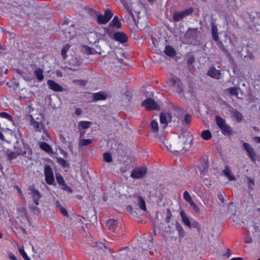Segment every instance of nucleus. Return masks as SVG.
Returning <instances> with one entry per match:
<instances>
[{
	"mask_svg": "<svg viewBox=\"0 0 260 260\" xmlns=\"http://www.w3.org/2000/svg\"><path fill=\"white\" fill-rule=\"evenodd\" d=\"M56 179L57 183L60 185H62L63 184L66 183L63 177L60 174L56 175Z\"/></svg>",
	"mask_w": 260,
	"mask_h": 260,
	"instance_id": "a18cd8bd",
	"label": "nucleus"
},
{
	"mask_svg": "<svg viewBox=\"0 0 260 260\" xmlns=\"http://www.w3.org/2000/svg\"><path fill=\"white\" fill-rule=\"evenodd\" d=\"M204 183L206 186L210 185V182L207 178H205L203 181Z\"/></svg>",
	"mask_w": 260,
	"mask_h": 260,
	"instance_id": "774afa93",
	"label": "nucleus"
},
{
	"mask_svg": "<svg viewBox=\"0 0 260 260\" xmlns=\"http://www.w3.org/2000/svg\"><path fill=\"white\" fill-rule=\"evenodd\" d=\"M106 227L113 232H116L120 229V223L117 220L109 219L106 223Z\"/></svg>",
	"mask_w": 260,
	"mask_h": 260,
	"instance_id": "9d476101",
	"label": "nucleus"
},
{
	"mask_svg": "<svg viewBox=\"0 0 260 260\" xmlns=\"http://www.w3.org/2000/svg\"><path fill=\"white\" fill-rule=\"evenodd\" d=\"M57 161L61 166H62L64 168L69 167V166L68 162L63 158H58Z\"/></svg>",
	"mask_w": 260,
	"mask_h": 260,
	"instance_id": "09e8293b",
	"label": "nucleus"
},
{
	"mask_svg": "<svg viewBox=\"0 0 260 260\" xmlns=\"http://www.w3.org/2000/svg\"><path fill=\"white\" fill-rule=\"evenodd\" d=\"M172 116L169 112H162L160 115V122L166 126L171 122Z\"/></svg>",
	"mask_w": 260,
	"mask_h": 260,
	"instance_id": "4468645a",
	"label": "nucleus"
},
{
	"mask_svg": "<svg viewBox=\"0 0 260 260\" xmlns=\"http://www.w3.org/2000/svg\"><path fill=\"white\" fill-rule=\"evenodd\" d=\"M224 175L228 178L230 180H235L236 177L231 174V171L228 166L225 167L224 170L223 171Z\"/></svg>",
	"mask_w": 260,
	"mask_h": 260,
	"instance_id": "a878e982",
	"label": "nucleus"
},
{
	"mask_svg": "<svg viewBox=\"0 0 260 260\" xmlns=\"http://www.w3.org/2000/svg\"><path fill=\"white\" fill-rule=\"evenodd\" d=\"M60 212H61L62 215H63L64 216H67L68 215V213L67 211L64 208H63L62 207L60 208Z\"/></svg>",
	"mask_w": 260,
	"mask_h": 260,
	"instance_id": "69168bd1",
	"label": "nucleus"
},
{
	"mask_svg": "<svg viewBox=\"0 0 260 260\" xmlns=\"http://www.w3.org/2000/svg\"><path fill=\"white\" fill-rule=\"evenodd\" d=\"M179 139L180 147L178 150L181 151L183 150H186L190 148L193 141V137L189 132L183 131L179 136Z\"/></svg>",
	"mask_w": 260,
	"mask_h": 260,
	"instance_id": "f257e3e1",
	"label": "nucleus"
},
{
	"mask_svg": "<svg viewBox=\"0 0 260 260\" xmlns=\"http://www.w3.org/2000/svg\"><path fill=\"white\" fill-rule=\"evenodd\" d=\"M104 160L107 162H112V158L111 153H105L104 154Z\"/></svg>",
	"mask_w": 260,
	"mask_h": 260,
	"instance_id": "49530a36",
	"label": "nucleus"
},
{
	"mask_svg": "<svg viewBox=\"0 0 260 260\" xmlns=\"http://www.w3.org/2000/svg\"><path fill=\"white\" fill-rule=\"evenodd\" d=\"M38 205L35 204H31L29 205V210L33 213L34 214L36 215H39L40 214V210L37 207Z\"/></svg>",
	"mask_w": 260,
	"mask_h": 260,
	"instance_id": "c756f323",
	"label": "nucleus"
},
{
	"mask_svg": "<svg viewBox=\"0 0 260 260\" xmlns=\"http://www.w3.org/2000/svg\"><path fill=\"white\" fill-rule=\"evenodd\" d=\"M44 71L40 68H37L34 70V74L36 76L39 82H42L44 80L45 76L44 75Z\"/></svg>",
	"mask_w": 260,
	"mask_h": 260,
	"instance_id": "412c9836",
	"label": "nucleus"
},
{
	"mask_svg": "<svg viewBox=\"0 0 260 260\" xmlns=\"http://www.w3.org/2000/svg\"><path fill=\"white\" fill-rule=\"evenodd\" d=\"M71 46L69 44H66L63 48L61 50V54L63 58V59H66L67 55V53L69 50V48H70Z\"/></svg>",
	"mask_w": 260,
	"mask_h": 260,
	"instance_id": "c9c22d12",
	"label": "nucleus"
},
{
	"mask_svg": "<svg viewBox=\"0 0 260 260\" xmlns=\"http://www.w3.org/2000/svg\"><path fill=\"white\" fill-rule=\"evenodd\" d=\"M217 197H218V199L220 201V202L221 203H223L224 202V197H223V195L221 193L218 192V193L217 194Z\"/></svg>",
	"mask_w": 260,
	"mask_h": 260,
	"instance_id": "0e129e2a",
	"label": "nucleus"
},
{
	"mask_svg": "<svg viewBox=\"0 0 260 260\" xmlns=\"http://www.w3.org/2000/svg\"><path fill=\"white\" fill-rule=\"evenodd\" d=\"M207 75L210 77L216 79H220L221 78L220 71L216 69L214 67L211 68L208 71Z\"/></svg>",
	"mask_w": 260,
	"mask_h": 260,
	"instance_id": "2eb2a0df",
	"label": "nucleus"
},
{
	"mask_svg": "<svg viewBox=\"0 0 260 260\" xmlns=\"http://www.w3.org/2000/svg\"><path fill=\"white\" fill-rule=\"evenodd\" d=\"M237 40V38H235L234 42L233 40L230 39V43L234 47L235 51L240 53L243 51L245 43L243 40H240L239 42Z\"/></svg>",
	"mask_w": 260,
	"mask_h": 260,
	"instance_id": "f8f14e48",
	"label": "nucleus"
},
{
	"mask_svg": "<svg viewBox=\"0 0 260 260\" xmlns=\"http://www.w3.org/2000/svg\"><path fill=\"white\" fill-rule=\"evenodd\" d=\"M180 215L182 218V221L184 224L188 227L190 226L191 220H190L189 218L188 217L186 214L183 211H181Z\"/></svg>",
	"mask_w": 260,
	"mask_h": 260,
	"instance_id": "5701e85b",
	"label": "nucleus"
},
{
	"mask_svg": "<svg viewBox=\"0 0 260 260\" xmlns=\"http://www.w3.org/2000/svg\"><path fill=\"white\" fill-rule=\"evenodd\" d=\"M82 113V111L81 109L79 108H77L75 110V114L77 116L81 115Z\"/></svg>",
	"mask_w": 260,
	"mask_h": 260,
	"instance_id": "338daca9",
	"label": "nucleus"
},
{
	"mask_svg": "<svg viewBox=\"0 0 260 260\" xmlns=\"http://www.w3.org/2000/svg\"><path fill=\"white\" fill-rule=\"evenodd\" d=\"M211 35L212 39L214 41H218L219 38L217 26L214 21L211 23Z\"/></svg>",
	"mask_w": 260,
	"mask_h": 260,
	"instance_id": "6ab92c4d",
	"label": "nucleus"
},
{
	"mask_svg": "<svg viewBox=\"0 0 260 260\" xmlns=\"http://www.w3.org/2000/svg\"><path fill=\"white\" fill-rule=\"evenodd\" d=\"M91 124L92 123L90 121H82L79 123V126L83 129H87L90 127Z\"/></svg>",
	"mask_w": 260,
	"mask_h": 260,
	"instance_id": "58836bf2",
	"label": "nucleus"
},
{
	"mask_svg": "<svg viewBox=\"0 0 260 260\" xmlns=\"http://www.w3.org/2000/svg\"><path fill=\"white\" fill-rule=\"evenodd\" d=\"M164 52L165 54L169 56L172 57L175 55V50L170 46H166Z\"/></svg>",
	"mask_w": 260,
	"mask_h": 260,
	"instance_id": "7c9ffc66",
	"label": "nucleus"
},
{
	"mask_svg": "<svg viewBox=\"0 0 260 260\" xmlns=\"http://www.w3.org/2000/svg\"><path fill=\"white\" fill-rule=\"evenodd\" d=\"M243 146L247 152L248 156L249 157L251 161L254 162L256 159V154L254 149L248 143L246 142L243 143Z\"/></svg>",
	"mask_w": 260,
	"mask_h": 260,
	"instance_id": "9b49d317",
	"label": "nucleus"
},
{
	"mask_svg": "<svg viewBox=\"0 0 260 260\" xmlns=\"http://www.w3.org/2000/svg\"><path fill=\"white\" fill-rule=\"evenodd\" d=\"M61 189L63 190L67 191L69 192L72 193L73 192V189L70 188L69 186H68L66 183L63 184L62 185H61Z\"/></svg>",
	"mask_w": 260,
	"mask_h": 260,
	"instance_id": "13d9d810",
	"label": "nucleus"
},
{
	"mask_svg": "<svg viewBox=\"0 0 260 260\" xmlns=\"http://www.w3.org/2000/svg\"><path fill=\"white\" fill-rule=\"evenodd\" d=\"M191 120V116L189 114H186L185 116V117L184 118V120H183L182 122L183 123H186L188 124Z\"/></svg>",
	"mask_w": 260,
	"mask_h": 260,
	"instance_id": "052dcab7",
	"label": "nucleus"
},
{
	"mask_svg": "<svg viewBox=\"0 0 260 260\" xmlns=\"http://www.w3.org/2000/svg\"><path fill=\"white\" fill-rule=\"evenodd\" d=\"M190 222H191L190 225L188 226L189 228H192L197 229H198V230H200V224L197 221H196V220H194L192 218L191 219Z\"/></svg>",
	"mask_w": 260,
	"mask_h": 260,
	"instance_id": "79ce46f5",
	"label": "nucleus"
},
{
	"mask_svg": "<svg viewBox=\"0 0 260 260\" xmlns=\"http://www.w3.org/2000/svg\"><path fill=\"white\" fill-rule=\"evenodd\" d=\"M201 136L205 140H208L212 137V134L209 130H204L202 132Z\"/></svg>",
	"mask_w": 260,
	"mask_h": 260,
	"instance_id": "473e14b6",
	"label": "nucleus"
},
{
	"mask_svg": "<svg viewBox=\"0 0 260 260\" xmlns=\"http://www.w3.org/2000/svg\"><path fill=\"white\" fill-rule=\"evenodd\" d=\"M199 32L198 31V28L193 29L189 28L186 32V38L188 40V41L191 44H194L195 42L197 40Z\"/></svg>",
	"mask_w": 260,
	"mask_h": 260,
	"instance_id": "423d86ee",
	"label": "nucleus"
},
{
	"mask_svg": "<svg viewBox=\"0 0 260 260\" xmlns=\"http://www.w3.org/2000/svg\"><path fill=\"white\" fill-rule=\"evenodd\" d=\"M221 131V132L223 134H229L230 135L232 134V129L230 126L227 123L223 126H221L219 128Z\"/></svg>",
	"mask_w": 260,
	"mask_h": 260,
	"instance_id": "bb28decb",
	"label": "nucleus"
},
{
	"mask_svg": "<svg viewBox=\"0 0 260 260\" xmlns=\"http://www.w3.org/2000/svg\"><path fill=\"white\" fill-rule=\"evenodd\" d=\"M215 121L217 126L219 128L226 124L225 120L219 116L215 117Z\"/></svg>",
	"mask_w": 260,
	"mask_h": 260,
	"instance_id": "f704fd0d",
	"label": "nucleus"
},
{
	"mask_svg": "<svg viewBox=\"0 0 260 260\" xmlns=\"http://www.w3.org/2000/svg\"><path fill=\"white\" fill-rule=\"evenodd\" d=\"M170 82H171L172 83H173V84L174 85H176V84H177V86H178L179 89V92L183 91V88L182 84L179 81H176L175 79L171 78L170 79Z\"/></svg>",
	"mask_w": 260,
	"mask_h": 260,
	"instance_id": "37998d69",
	"label": "nucleus"
},
{
	"mask_svg": "<svg viewBox=\"0 0 260 260\" xmlns=\"http://www.w3.org/2000/svg\"><path fill=\"white\" fill-rule=\"evenodd\" d=\"M239 89V88L238 87H231L228 89L230 93L235 96H238V90Z\"/></svg>",
	"mask_w": 260,
	"mask_h": 260,
	"instance_id": "de8ad7c7",
	"label": "nucleus"
},
{
	"mask_svg": "<svg viewBox=\"0 0 260 260\" xmlns=\"http://www.w3.org/2000/svg\"><path fill=\"white\" fill-rule=\"evenodd\" d=\"M244 241L245 243H246L247 244H250V243H252V239L250 236H247L245 238Z\"/></svg>",
	"mask_w": 260,
	"mask_h": 260,
	"instance_id": "e2e57ef3",
	"label": "nucleus"
},
{
	"mask_svg": "<svg viewBox=\"0 0 260 260\" xmlns=\"http://www.w3.org/2000/svg\"><path fill=\"white\" fill-rule=\"evenodd\" d=\"M83 49L84 51L88 54H92L94 52V50L93 49H92L87 46H84Z\"/></svg>",
	"mask_w": 260,
	"mask_h": 260,
	"instance_id": "603ef678",
	"label": "nucleus"
},
{
	"mask_svg": "<svg viewBox=\"0 0 260 260\" xmlns=\"http://www.w3.org/2000/svg\"><path fill=\"white\" fill-rule=\"evenodd\" d=\"M193 12V9L190 8L182 11H175L173 15V19L175 22H178L184 18L189 16Z\"/></svg>",
	"mask_w": 260,
	"mask_h": 260,
	"instance_id": "7ed1b4c3",
	"label": "nucleus"
},
{
	"mask_svg": "<svg viewBox=\"0 0 260 260\" xmlns=\"http://www.w3.org/2000/svg\"><path fill=\"white\" fill-rule=\"evenodd\" d=\"M247 184L248 188L249 189L253 190L255 185L253 180H252L251 178H248Z\"/></svg>",
	"mask_w": 260,
	"mask_h": 260,
	"instance_id": "6e6d98bb",
	"label": "nucleus"
},
{
	"mask_svg": "<svg viewBox=\"0 0 260 260\" xmlns=\"http://www.w3.org/2000/svg\"><path fill=\"white\" fill-rule=\"evenodd\" d=\"M44 174L46 182L51 185L54 182V177L52 169L49 165H46L44 169Z\"/></svg>",
	"mask_w": 260,
	"mask_h": 260,
	"instance_id": "0eeeda50",
	"label": "nucleus"
},
{
	"mask_svg": "<svg viewBox=\"0 0 260 260\" xmlns=\"http://www.w3.org/2000/svg\"><path fill=\"white\" fill-rule=\"evenodd\" d=\"M204 204L206 206V207L208 208H211L212 207V205L211 203V201L210 199H207L204 201Z\"/></svg>",
	"mask_w": 260,
	"mask_h": 260,
	"instance_id": "680f3d73",
	"label": "nucleus"
},
{
	"mask_svg": "<svg viewBox=\"0 0 260 260\" xmlns=\"http://www.w3.org/2000/svg\"><path fill=\"white\" fill-rule=\"evenodd\" d=\"M216 42L217 46L223 51L226 55L230 56V52L225 48V46L223 45L221 41H219V39L218 38V41H215Z\"/></svg>",
	"mask_w": 260,
	"mask_h": 260,
	"instance_id": "cd10ccee",
	"label": "nucleus"
},
{
	"mask_svg": "<svg viewBox=\"0 0 260 260\" xmlns=\"http://www.w3.org/2000/svg\"><path fill=\"white\" fill-rule=\"evenodd\" d=\"M176 229L178 231L179 238L181 239L184 236V232L182 226L179 223H177Z\"/></svg>",
	"mask_w": 260,
	"mask_h": 260,
	"instance_id": "72a5a7b5",
	"label": "nucleus"
},
{
	"mask_svg": "<svg viewBox=\"0 0 260 260\" xmlns=\"http://www.w3.org/2000/svg\"><path fill=\"white\" fill-rule=\"evenodd\" d=\"M184 199L188 203L192 201V200L188 191H185L183 193Z\"/></svg>",
	"mask_w": 260,
	"mask_h": 260,
	"instance_id": "5fc2aeb1",
	"label": "nucleus"
},
{
	"mask_svg": "<svg viewBox=\"0 0 260 260\" xmlns=\"http://www.w3.org/2000/svg\"><path fill=\"white\" fill-rule=\"evenodd\" d=\"M142 105L147 110H159L160 109L159 104L151 98H147L144 101Z\"/></svg>",
	"mask_w": 260,
	"mask_h": 260,
	"instance_id": "20e7f679",
	"label": "nucleus"
},
{
	"mask_svg": "<svg viewBox=\"0 0 260 260\" xmlns=\"http://www.w3.org/2000/svg\"><path fill=\"white\" fill-rule=\"evenodd\" d=\"M164 146L167 148V149L172 151H175V152H179V150H172L171 149V145L168 142H163Z\"/></svg>",
	"mask_w": 260,
	"mask_h": 260,
	"instance_id": "bf43d9fd",
	"label": "nucleus"
},
{
	"mask_svg": "<svg viewBox=\"0 0 260 260\" xmlns=\"http://www.w3.org/2000/svg\"><path fill=\"white\" fill-rule=\"evenodd\" d=\"M189 204L190 205V207H191V209H192V211L194 213H200V208L196 205V204L194 203V202L192 201L189 203Z\"/></svg>",
	"mask_w": 260,
	"mask_h": 260,
	"instance_id": "a19ab883",
	"label": "nucleus"
},
{
	"mask_svg": "<svg viewBox=\"0 0 260 260\" xmlns=\"http://www.w3.org/2000/svg\"><path fill=\"white\" fill-rule=\"evenodd\" d=\"M113 13L109 9H107L105 11L104 15H99L97 16V21L100 24H106L112 17Z\"/></svg>",
	"mask_w": 260,
	"mask_h": 260,
	"instance_id": "6e6552de",
	"label": "nucleus"
},
{
	"mask_svg": "<svg viewBox=\"0 0 260 260\" xmlns=\"http://www.w3.org/2000/svg\"><path fill=\"white\" fill-rule=\"evenodd\" d=\"M47 84L49 88L54 91L61 92L64 90L63 88L61 86L53 80H48Z\"/></svg>",
	"mask_w": 260,
	"mask_h": 260,
	"instance_id": "ddd939ff",
	"label": "nucleus"
},
{
	"mask_svg": "<svg viewBox=\"0 0 260 260\" xmlns=\"http://www.w3.org/2000/svg\"><path fill=\"white\" fill-rule=\"evenodd\" d=\"M114 38L116 41H119L121 43L127 42L128 39L127 36L122 31L114 33Z\"/></svg>",
	"mask_w": 260,
	"mask_h": 260,
	"instance_id": "dca6fc26",
	"label": "nucleus"
},
{
	"mask_svg": "<svg viewBox=\"0 0 260 260\" xmlns=\"http://www.w3.org/2000/svg\"><path fill=\"white\" fill-rule=\"evenodd\" d=\"M40 148L44 150L45 151L48 153H51L52 151V148L47 143L45 142H41L40 143Z\"/></svg>",
	"mask_w": 260,
	"mask_h": 260,
	"instance_id": "c85d7f7f",
	"label": "nucleus"
},
{
	"mask_svg": "<svg viewBox=\"0 0 260 260\" xmlns=\"http://www.w3.org/2000/svg\"><path fill=\"white\" fill-rule=\"evenodd\" d=\"M91 142L90 139H81L79 142L80 146H84L89 145Z\"/></svg>",
	"mask_w": 260,
	"mask_h": 260,
	"instance_id": "c03bdc74",
	"label": "nucleus"
},
{
	"mask_svg": "<svg viewBox=\"0 0 260 260\" xmlns=\"http://www.w3.org/2000/svg\"><path fill=\"white\" fill-rule=\"evenodd\" d=\"M28 189L30 191V194L34 203L36 205H39L40 200L42 197V193L39 190L35 188L34 185H30Z\"/></svg>",
	"mask_w": 260,
	"mask_h": 260,
	"instance_id": "39448f33",
	"label": "nucleus"
},
{
	"mask_svg": "<svg viewBox=\"0 0 260 260\" xmlns=\"http://www.w3.org/2000/svg\"><path fill=\"white\" fill-rule=\"evenodd\" d=\"M151 128L153 133H157L158 131V125L157 122L153 120L150 124Z\"/></svg>",
	"mask_w": 260,
	"mask_h": 260,
	"instance_id": "4c0bfd02",
	"label": "nucleus"
},
{
	"mask_svg": "<svg viewBox=\"0 0 260 260\" xmlns=\"http://www.w3.org/2000/svg\"><path fill=\"white\" fill-rule=\"evenodd\" d=\"M31 125L36 132H41L44 128L43 123L41 121H36L33 118L31 119Z\"/></svg>",
	"mask_w": 260,
	"mask_h": 260,
	"instance_id": "f3484780",
	"label": "nucleus"
},
{
	"mask_svg": "<svg viewBox=\"0 0 260 260\" xmlns=\"http://www.w3.org/2000/svg\"><path fill=\"white\" fill-rule=\"evenodd\" d=\"M232 116L234 117L237 122L241 121L243 118L242 113L239 112L237 110L232 108L230 110Z\"/></svg>",
	"mask_w": 260,
	"mask_h": 260,
	"instance_id": "4be33fe9",
	"label": "nucleus"
},
{
	"mask_svg": "<svg viewBox=\"0 0 260 260\" xmlns=\"http://www.w3.org/2000/svg\"><path fill=\"white\" fill-rule=\"evenodd\" d=\"M0 117L7 119L10 121H12L13 119L12 116L6 112L0 113Z\"/></svg>",
	"mask_w": 260,
	"mask_h": 260,
	"instance_id": "8fccbe9b",
	"label": "nucleus"
},
{
	"mask_svg": "<svg viewBox=\"0 0 260 260\" xmlns=\"http://www.w3.org/2000/svg\"><path fill=\"white\" fill-rule=\"evenodd\" d=\"M94 247V250L98 249L99 250L100 252H101V251L103 252H106V251L109 250V249L104 243L101 242L96 243V246Z\"/></svg>",
	"mask_w": 260,
	"mask_h": 260,
	"instance_id": "2f4dec72",
	"label": "nucleus"
},
{
	"mask_svg": "<svg viewBox=\"0 0 260 260\" xmlns=\"http://www.w3.org/2000/svg\"><path fill=\"white\" fill-rule=\"evenodd\" d=\"M126 10H127V11L128 14L131 17V18H132V20H133V21L135 23H136V20L135 16L134 13H133V11H132V9L130 8H129V7H126Z\"/></svg>",
	"mask_w": 260,
	"mask_h": 260,
	"instance_id": "4d7b16f0",
	"label": "nucleus"
},
{
	"mask_svg": "<svg viewBox=\"0 0 260 260\" xmlns=\"http://www.w3.org/2000/svg\"><path fill=\"white\" fill-rule=\"evenodd\" d=\"M19 252L25 260H31L30 258L27 256L26 253L25 252L23 249L19 248Z\"/></svg>",
	"mask_w": 260,
	"mask_h": 260,
	"instance_id": "3c124183",
	"label": "nucleus"
},
{
	"mask_svg": "<svg viewBox=\"0 0 260 260\" xmlns=\"http://www.w3.org/2000/svg\"><path fill=\"white\" fill-rule=\"evenodd\" d=\"M14 147L19 155H23L28 158L31 154V150L29 147L22 141H17L14 144Z\"/></svg>",
	"mask_w": 260,
	"mask_h": 260,
	"instance_id": "f03ea898",
	"label": "nucleus"
},
{
	"mask_svg": "<svg viewBox=\"0 0 260 260\" xmlns=\"http://www.w3.org/2000/svg\"><path fill=\"white\" fill-rule=\"evenodd\" d=\"M172 217V214L171 213L170 210L169 209H167L166 212V217L165 219L166 222L169 223L170 221V220Z\"/></svg>",
	"mask_w": 260,
	"mask_h": 260,
	"instance_id": "864d4df0",
	"label": "nucleus"
},
{
	"mask_svg": "<svg viewBox=\"0 0 260 260\" xmlns=\"http://www.w3.org/2000/svg\"><path fill=\"white\" fill-rule=\"evenodd\" d=\"M19 155L15 151H11L8 150L6 152V157L7 160L11 161L13 159H16Z\"/></svg>",
	"mask_w": 260,
	"mask_h": 260,
	"instance_id": "393cba45",
	"label": "nucleus"
},
{
	"mask_svg": "<svg viewBox=\"0 0 260 260\" xmlns=\"http://www.w3.org/2000/svg\"><path fill=\"white\" fill-rule=\"evenodd\" d=\"M107 99V95L105 94L103 92H99L94 93L93 94V99L94 101H98L100 100H105Z\"/></svg>",
	"mask_w": 260,
	"mask_h": 260,
	"instance_id": "b1692460",
	"label": "nucleus"
},
{
	"mask_svg": "<svg viewBox=\"0 0 260 260\" xmlns=\"http://www.w3.org/2000/svg\"><path fill=\"white\" fill-rule=\"evenodd\" d=\"M147 173V169L145 167L136 168L131 172L130 176L134 179L143 178Z\"/></svg>",
	"mask_w": 260,
	"mask_h": 260,
	"instance_id": "1a4fd4ad",
	"label": "nucleus"
},
{
	"mask_svg": "<svg viewBox=\"0 0 260 260\" xmlns=\"http://www.w3.org/2000/svg\"><path fill=\"white\" fill-rule=\"evenodd\" d=\"M121 23L119 21L118 17L117 16H115L113 20L109 24V29H111V28L112 30H113V28H119L121 27Z\"/></svg>",
	"mask_w": 260,
	"mask_h": 260,
	"instance_id": "aec40b11",
	"label": "nucleus"
},
{
	"mask_svg": "<svg viewBox=\"0 0 260 260\" xmlns=\"http://www.w3.org/2000/svg\"><path fill=\"white\" fill-rule=\"evenodd\" d=\"M209 166H208V161L207 160H204L202 162L201 166L198 167V169L200 172L201 175L204 176L207 174V173L208 171Z\"/></svg>",
	"mask_w": 260,
	"mask_h": 260,
	"instance_id": "a211bd4d",
	"label": "nucleus"
},
{
	"mask_svg": "<svg viewBox=\"0 0 260 260\" xmlns=\"http://www.w3.org/2000/svg\"><path fill=\"white\" fill-rule=\"evenodd\" d=\"M138 206L139 208L142 210H146V207L145 201L142 197H139L138 199Z\"/></svg>",
	"mask_w": 260,
	"mask_h": 260,
	"instance_id": "e433bc0d",
	"label": "nucleus"
},
{
	"mask_svg": "<svg viewBox=\"0 0 260 260\" xmlns=\"http://www.w3.org/2000/svg\"><path fill=\"white\" fill-rule=\"evenodd\" d=\"M174 232V230H172V228L168 225L167 227L165 228L164 234L165 236H168L170 237H172V233Z\"/></svg>",
	"mask_w": 260,
	"mask_h": 260,
	"instance_id": "ea45409f",
	"label": "nucleus"
}]
</instances>
